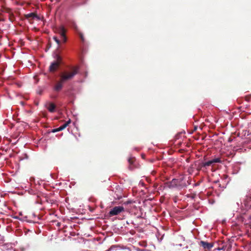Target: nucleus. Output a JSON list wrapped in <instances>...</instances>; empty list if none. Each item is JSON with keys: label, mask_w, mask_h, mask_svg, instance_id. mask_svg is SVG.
<instances>
[{"label": "nucleus", "mask_w": 251, "mask_h": 251, "mask_svg": "<svg viewBox=\"0 0 251 251\" xmlns=\"http://www.w3.org/2000/svg\"><path fill=\"white\" fill-rule=\"evenodd\" d=\"M203 168H204V167L201 166V164L199 165L198 168H197V170L198 171H199L200 170H202ZM203 171H204V170H203Z\"/></svg>", "instance_id": "nucleus-17"}, {"label": "nucleus", "mask_w": 251, "mask_h": 251, "mask_svg": "<svg viewBox=\"0 0 251 251\" xmlns=\"http://www.w3.org/2000/svg\"><path fill=\"white\" fill-rule=\"evenodd\" d=\"M53 39L55 41V42L57 43V45H58V47H57V50H59L61 45L62 44H63L61 41V40L60 39H59L58 38V37L57 36H53Z\"/></svg>", "instance_id": "nucleus-9"}, {"label": "nucleus", "mask_w": 251, "mask_h": 251, "mask_svg": "<svg viewBox=\"0 0 251 251\" xmlns=\"http://www.w3.org/2000/svg\"><path fill=\"white\" fill-rule=\"evenodd\" d=\"M56 108L55 105L53 103H49V106L47 107L48 110L50 112H53Z\"/></svg>", "instance_id": "nucleus-11"}, {"label": "nucleus", "mask_w": 251, "mask_h": 251, "mask_svg": "<svg viewBox=\"0 0 251 251\" xmlns=\"http://www.w3.org/2000/svg\"><path fill=\"white\" fill-rule=\"evenodd\" d=\"M54 58L55 60L52 62L49 67V71L52 73L57 70L62 62V58L58 53L55 54Z\"/></svg>", "instance_id": "nucleus-3"}, {"label": "nucleus", "mask_w": 251, "mask_h": 251, "mask_svg": "<svg viewBox=\"0 0 251 251\" xmlns=\"http://www.w3.org/2000/svg\"><path fill=\"white\" fill-rule=\"evenodd\" d=\"M78 66L72 67L69 70L65 71L60 74V78L64 83L72 80L75 76L78 73Z\"/></svg>", "instance_id": "nucleus-1"}, {"label": "nucleus", "mask_w": 251, "mask_h": 251, "mask_svg": "<svg viewBox=\"0 0 251 251\" xmlns=\"http://www.w3.org/2000/svg\"><path fill=\"white\" fill-rule=\"evenodd\" d=\"M200 245L202 246L204 249L210 250L213 247V243H208L203 241L200 242Z\"/></svg>", "instance_id": "nucleus-6"}, {"label": "nucleus", "mask_w": 251, "mask_h": 251, "mask_svg": "<svg viewBox=\"0 0 251 251\" xmlns=\"http://www.w3.org/2000/svg\"><path fill=\"white\" fill-rule=\"evenodd\" d=\"M79 37L80 38L81 41L82 42H83L84 41V36H83L82 33H79Z\"/></svg>", "instance_id": "nucleus-16"}, {"label": "nucleus", "mask_w": 251, "mask_h": 251, "mask_svg": "<svg viewBox=\"0 0 251 251\" xmlns=\"http://www.w3.org/2000/svg\"><path fill=\"white\" fill-rule=\"evenodd\" d=\"M212 163L211 162V160H209L208 161H207V162H203V163H201V166L202 167H204V168L207 167V166H209L211 165H212Z\"/></svg>", "instance_id": "nucleus-13"}, {"label": "nucleus", "mask_w": 251, "mask_h": 251, "mask_svg": "<svg viewBox=\"0 0 251 251\" xmlns=\"http://www.w3.org/2000/svg\"><path fill=\"white\" fill-rule=\"evenodd\" d=\"M6 12L9 14V19L11 21L13 20V19L14 18L13 14L11 12V10L9 8H7L6 10Z\"/></svg>", "instance_id": "nucleus-12"}, {"label": "nucleus", "mask_w": 251, "mask_h": 251, "mask_svg": "<svg viewBox=\"0 0 251 251\" xmlns=\"http://www.w3.org/2000/svg\"><path fill=\"white\" fill-rule=\"evenodd\" d=\"M54 32L59 35L60 38L63 43H66L67 38L66 35L67 30L64 26L60 25L59 26H55L53 28Z\"/></svg>", "instance_id": "nucleus-2"}, {"label": "nucleus", "mask_w": 251, "mask_h": 251, "mask_svg": "<svg viewBox=\"0 0 251 251\" xmlns=\"http://www.w3.org/2000/svg\"><path fill=\"white\" fill-rule=\"evenodd\" d=\"M135 161V158L134 157L131 156L128 158V162L129 164V169L130 170H132L134 168V163Z\"/></svg>", "instance_id": "nucleus-8"}, {"label": "nucleus", "mask_w": 251, "mask_h": 251, "mask_svg": "<svg viewBox=\"0 0 251 251\" xmlns=\"http://www.w3.org/2000/svg\"><path fill=\"white\" fill-rule=\"evenodd\" d=\"M25 17L26 19L30 20V19H34V18H37L38 19H39V17L37 15V14L35 13H30L29 14H25Z\"/></svg>", "instance_id": "nucleus-7"}, {"label": "nucleus", "mask_w": 251, "mask_h": 251, "mask_svg": "<svg viewBox=\"0 0 251 251\" xmlns=\"http://www.w3.org/2000/svg\"><path fill=\"white\" fill-rule=\"evenodd\" d=\"M194 170L193 165H191L188 169V172L189 174H192Z\"/></svg>", "instance_id": "nucleus-15"}, {"label": "nucleus", "mask_w": 251, "mask_h": 251, "mask_svg": "<svg viewBox=\"0 0 251 251\" xmlns=\"http://www.w3.org/2000/svg\"><path fill=\"white\" fill-rule=\"evenodd\" d=\"M71 122V121L70 119H69L68 121L66 122L63 125L59 127L58 130H59V131L64 129L67 126H69Z\"/></svg>", "instance_id": "nucleus-10"}, {"label": "nucleus", "mask_w": 251, "mask_h": 251, "mask_svg": "<svg viewBox=\"0 0 251 251\" xmlns=\"http://www.w3.org/2000/svg\"><path fill=\"white\" fill-rule=\"evenodd\" d=\"M58 131H59V130H58V128H55V129H53L52 130V132H53V133L58 132Z\"/></svg>", "instance_id": "nucleus-18"}, {"label": "nucleus", "mask_w": 251, "mask_h": 251, "mask_svg": "<svg viewBox=\"0 0 251 251\" xmlns=\"http://www.w3.org/2000/svg\"><path fill=\"white\" fill-rule=\"evenodd\" d=\"M48 47H51V45H48Z\"/></svg>", "instance_id": "nucleus-20"}, {"label": "nucleus", "mask_w": 251, "mask_h": 251, "mask_svg": "<svg viewBox=\"0 0 251 251\" xmlns=\"http://www.w3.org/2000/svg\"><path fill=\"white\" fill-rule=\"evenodd\" d=\"M211 161L213 164L214 163H221L222 162L221 158L219 157L214 158V159L211 160Z\"/></svg>", "instance_id": "nucleus-14"}, {"label": "nucleus", "mask_w": 251, "mask_h": 251, "mask_svg": "<svg viewBox=\"0 0 251 251\" xmlns=\"http://www.w3.org/2000/svg\"><path fill=\"white\" fill-rule=\"evenodd\" d=\"M125 211V208L122 206H116L113 207L109 211L108 215L109 216H116L120 214L122 212Z\"/></svg>", "instance_id": "nucleus-4"}, {"label": "nucleus", "mask_w": 251, "mask_h": 251, "mask_svg": "<svg viewBox=\"0 0 251 251\" xmlns=\"http://www.w3.org/2000/svg\"><path fill=\"white\" fill-rule=\"evenodd\" d=\"M65 83L60 78L53 87V90L55 92H58L60 91L63 87Z\"/></svg>", "instance_id": "nucleus-5"}, {"label": "nucleus", "mask_w": 251, "mask_h": 251, "mask_svg": "<svg viewBox=\"0 0 251 251\" xmlns=\"http://www.w3.org/2000/svg\"><path fill=\"white\" fill-rule=\"evenodd\" d=\"M48 47H51V45H48Z\"/></svg>", "instance_id": "nucleus-19"}]
</instances>
